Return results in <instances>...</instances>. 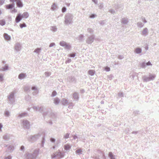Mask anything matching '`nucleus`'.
I'll return each instance as SVG.
<instances>
[{
    "mask_svg": "<svg viewBox=\"0 0 159 159\" xmlns=\"http://www.w3.org/2000/svg\"><path fill=\"white\" fill-rule=\"evenodd\" d=\"M39 152V149H35L32 153L26 152L24 155V159H37Z\"/></svg>",
    "mask_w": 159,
    "mask_h": 159,
    "instance_id": "obj_1",
    "label": "nucleus"
},
{
    "mask_svg": "<svg viewBox=\"0 0 159 159\" xmlns=\"http://www.w3.org/2000/svg\"><path fill=\"white\" fill-rule=\"evenodd\" d=\"M73 17V15L71 13H68L66 14L64 17V23L67 25L72 24L73 23L72 20Z\"/></svg>",
    "mask_w": 159,
    "mask_h": 159,
    "instance_id": "obj_2",
    "label": "nucleus"
},
{
    "mask_svg": "<svg viewBox=\"0 0 159 159\" xmlns=\"http://www.w3.org/2000/svg\"><path fill=\"white\" fill-rule=\"evenodd\" d=\"M156 77V76L155 75L149 73V76L147 75H143L142 76V78L143 82H147L153 80Z\"/></svg>",
    "mask_w": 159,
    "mask_h": 159,
    "instance_id": "obj_3",
    "label": "nucleus"
},
{
    "mask_svg": "<svg viewBox=\"0 0 159 159\" xmlns=\"http://www.w3.org/2000/svg\"><path fill=\"white\" fill-rule=\"evenodd\" d=\"M41 137L40 134H38L29 137L28 139V140L31 143H33L37 141Z\"/></svg>",
    "mask_w": 159,
    "mask_h": 159,
    "instance_id": "obj_4",
    "label": "nucleus"
},
{
    "mask_svg": "<svg viewBox=\"0 0 159 159\" xmlns=\"http://www.w3.org/2000/svg\"><path fill=\"white\" fill-rule=\"evenodd\" d=\"M95 38V36L94 34L88 36V38L86 40V43L88 44H91L93 42Z\"/></svg>",
    "mask_w": 159,
    "mask_h": 159,
    "instance_id": "obj_5",
    "label": "nucleus"
},
{
    "mask_svg": "<svg viewBox=\"0 0 159 159\" xmlns=\"http://www.w3.org/2000/svg\"><path fill=\"white\" fill-rule=\"evenodd\" d=\"M8 98L9 102L11 103L12 104L14 102V93L13 92H12L10 93L8 97Z\"/></svg>",
    "mask_w": 159,
    "mask_h": 159,
    "instance_id": "obj_6",
    "label": "nucleus"
},
{
    "mask_svg": "<svg viewBox=\"0 0 159 159\" xmlns=\"http://www.w3.org/2000/svg\"><path fill=\"white\" fill-rule=\"evenodd\" d=\"M67 79L69 83H70L75 84L77 82V79L74 76H68Z\"/></svg>",
    "mask_w": 159,
    "mask_h": 159,
    "instance_id": "obj_7",
    "label": "nucleus"
},
{
    "mask_svg": "<svg viewBox=\"0 0 159 159\" xmlns=\"http://www.w3.org/2000/svg\"><path fill=\"white\" fill-rule=\"evenodd\" d=\"M23 128L27 129H29L30 128V122L27 120H23L22 122Z\"/></svg>",
    "mask_w": 159,
    "mask_h": 159,
    "instance_id": "obj_8",
    "label": "nucleus"
},
{
    "mask_svg": "<svg viewBox=\"0 0 159 159\" xmlns=\"http://www.w3.org/2000/svg\"><path fill=\"white\" fill-rule=\"evenodd\" d=\"M21 45L19 43H16L14 46V48L15 50L17 52H19L20 51L21 49Z\"/></svg>",
    "mask_w": 159,
    "mask_h": 159,
    "instance_id": "obj_9",
    "label": "nucleus"
},
{
    "mask_svg": "<svg viewBox=\"0 0 159 159\" xmlns=\"http://www.w3.org/2000/svg\"><path fill=\"white\" fill-rule=\"evenodd\" d=\"M22 19H23V18H22L21 14L20 13L18 14L15 19V21L16 23H18Z\"/></svg>",
    "mask_w": 159,
    "mask_h": 159,
    "instance_id": "obj_10",
    "label": "nucleus"
},
{
    "mask_svg": "<svg viewBox=\"0 0 159 159\" xmlns=\"http://www.w3.org/2000/svg\"><path fill=\"white\" fill-rule=\"evenodd\" d=\"M16 5L19 7H22L23 5L21 0H16Z\"/></svg>",
    "mask_w": 159,
    "mask_h": 159,
    "instance_id": "obj_11",
    "label": "nucleus"
},
{
    "mask_svg": "<svg viewBox=\"0 0 159 159\" xmlns=\"http://www.w3.org/2000/svg\"><path fill=\"white\" fill-rule=\"evenodd\" d=\"M121 22L123 25H126L128 23L129 21L128 19L125 18H123L121 19Z\"/></svg>",
    "mask_w": 159,
    "mask_h": 159,
    "instance_id": "obj_12",
    "label": "nucleus"
},
{
    "mask_svg": "<svg viewBox=\"0 0 159 159\" xmlns=\"http://www.w3.org/2000/svg\"><path fill=\"white\" fill-rule=\"evenodd\" d=\"M15 5V3H12L11 4L7 5H6L5 6L6 8L7 9H12L14 7Z\"/></svg>",
    "mask_w": 159,
    "mask_h": 159,
    "instance_id": "obj_13",
    "label": "nucleus"
},
{
    "mask_svg": "<svg viewBox=\"0 0 159 159\" xmlns=\"http://www.w3.org/2000/svg\"><path fill=\"white\" fill-rule=\"evenodd\" d=\"M56 154L57 155V157L58 158H62L64 156V154L63 153L61 152H56Z\"/></svg>",
    "mask_w": 159,
    "mask_h": 159,
    "instance_id": "obj_14",
    "label": "nucleus"
},
{
    "mask_svg": "<svg viewBox=\"0 0 159 159\" xmlns=\"http://www.w3.org/2000/svg\"><path fill=\"white\" fill-rule=\"evenodd\" d=\"M14 149V147L13 145L9 146L7 149V151L9 152H12Z\"/></svg>",
    "mask_w": 159,
    "mask_h": 159,
    "instance_id": "obj_15",
    "label": "nucleus"
},
{
    "mask_svg": "<svg viewBox=\"0 0 159 159\" xmlns=\"http://www.w3.org/2000/svg\"><path fill=\"white\" fill-rule=\"evenodd\" d=\"M73 97L75 101H78L79 98L78 93L75 92L73 94Z\"/></svg>",
    "mask_w": 159,
    "mask_h": 159,
    "instance_id": "obj_16",
    "label": "nucleus"
},
{
    "mask_svg": "<svg viewBox=\"0 0 159 159\" xmlns=\"http://www.w3.org/2000/svg\"><path fill=\"white\" fill-rule=\"evenodd\" d=\"M121 4H116L115 5V9L117 11L120 9V10H122L123 9V8L121 7Z\"/></svg>",
    "mask_w": 159,
    "mask_h": 159,
    "instance_id": "obj_17",
    "label": "nucleus"
},
{
    "mask_svg": "<svg viewBox=\"0 0 159 159\" xmlns=\"http://www.w3.org/2000/svg\"><path fill=\"white\" fill-rule=\"evenodd\" d=\"M148 34V30L147 28H145L143 30L142 35L144 36H147Z\"/></svg>",
    "mask_w": 159,
    "mask_h": 159,
    "instance_id": "obj_18",
    "label": "nucleus"
},
{
    "mask_svg": "<svg viewBox=\"0 0 159 159\" xmlns=\"http://www.w3.org/2000/svg\"><path fill=\"white\" fill-rule=\"evenodd\" d=\"M142 51V50L141 48H137L135 49L134 52L136 54H139L141 53Z\"/></svg>",
    "mask_w": 159,
    "mask_h": 159,
    "instance_id": "obj_19",
    "label": "nucleus"
},
{
    "mask_svg": "<svg viewBox=\"0 0 159 159\" xmlns=\"http://www.w3.org/2000/svg\"><path fill=\"white\" fill-rule=\"evenodd\" d=\"M61 102L63 105H68V100L65 98H63L61 100Z\"/></svg>",
    "mask_w": 159,
    "mask_h": 159,
    "instance_id": "obj_20",
    "label": "nucleus"
},
{
    "mask_svg": "<svg viewBox=\"0 0 159 159\" xmlns=\"http://www.w3.org/2000/svg\"><path fill=\"white\" fill-rule=\"evenodd\" d=\"M3 36L6 40L9 41L11 39V36L7 33H4Z\"/></svg>",
    "mask_w": 159,
    "mask_h": 159,
    "instance_id": "obj_21",
    "label": "nucleus"
},
{
    "mask_svg": "<svg viewBox=\"0 0 159 159\" xmlns=\"http://www.w3.org/2000/svg\"><path fill=\"white\" fill-rule=\"evenodd\" d=\"M21 16H22V18H27L29 17V14L28 12H24L23 14H21Z\"/></svg>",
    "mask_w": 159,
    "mask_h": 159,
    "instance_id": "obj_22",
    "label": "nucleus"
},
{
    "mask_svg": "<svg viewBox=\"0 0 159 159\" xmlns=\"http://www.w3.org/2000/svg\"><path fill=\"white\" fill-rule=\"evenodd\" d=\"M64 149L65 150L67 151L69 150L71 148V146L69 144H67L64 145Z\"/></svg>",
    "mask_w": 159,
    "mask_h": 159,
    "instance_id": "obj_23",
    "label": "nucleus"
},
{
    "mask_svg": "<svg viewBox=\"0 0 159 159\" xmlns=\"http://www.w3.org/2000/svg\"><path fill=\"white\" fill-rule=\"evenodd\" d=\"M60 100L58 98H56L54 99V103L55 105H58L60 103Z\"/></svg>",
    "mask_w": 159,
    "mask_h": 159,
    "instance_id": "obj_24",
    "label": "nucleus"
},
{
    "mask_svg": "<svg viewBox=\"0 0 159 159\" xmlns=\"http://www.w3.org/2000/svg\"><path fill=\"white\" fill-rule=\"evenodd\" d=\"M144 60V61L142 62L141 63H140L139 64L141 68H143V69H145V68L146 66V62L145 61V60Z\"/></svg>",
    "mask_w": 159,
    "mask_h": 159,
    "instance_id": "obj_25",
    "label": "nucleus"
},
{
    "mask_svg": "<svg viewBox=\"0 0 159 159\" xmlns=\"http://www.w3.org/2000/svg\"><path fill=\"white\" fill-rule=\"evenodd\" d=\"M26 75L25 74L21 73L20 74L18 75V78L20 80H22L25 77Z\"/></svg>",
    "mask_w": 159,
    "mask_h": 159,
    "instance_id": "obj_26",
    "label": "nucleus"
},
{
    "mask_svg": "<svg viewBox=\"0 0 159 159\" xmlns=\"http://www.w3.org/2000/svg\"><path fill=\"white\" fill-rule=\"evenodd\" d=\"M95 73V71L92 70H89L88 71V73L91 76L94 75Z\"/></svg>",
    "mask_w": 159,
    "mask_h": 159,
    "instance_id": "obj_27",
    "label": "nucleus"
},
{
    "mask_svg": "<svg viewBox=\"0 0 159 159\" xmlns=\"http://www.w3.org/2000/svg\"><path fill=\"white\" fill-rule=\"evenodd\" d=\"M57 7L55 3H53L51 6V9L52 11H54L57 9Z\"/></svg>",
    "mask_w": 159,
    "mask_h": 159,
    "instance_id": "obj_28",
    "label": "nucleus"
},
{
    "mask_svg": "<svg viewBox=\"0 0 159 159\" xmlns=\"http://www.w3.org/2000/svg\"><path fill=\"white\" fill-rule=\"evenodd\" d=\"M108 157L110 159H115V156L111 152H110L108 154Z\"/></svg>",
    "mask_w": 159,
    "mask_h": 159,
    "instance_id": "obj_29",
    "label": "nucleus"
},
{
    "mask_svg": "<svg viewBox=\"0 0 159 159\" xmlns=\"http://www.w3.org/2000/svg\"><path fill=\"white\" fill-rule=\"evenodd\" d=\"M87 31L88 33H89L91 35L94 34V30L92 28H88L87 30Z\"/></svg>",
    "mask_w": 159,
    "mask_h": 159,
    "instance_id": "obj_30",
    "label": "nucleus"
},
{
    "mask_svg": "<svg viewBox=\"0 0 159 159\" xmlns=\"http://www.w3.org/2000/svg\"><path fill=\"white\" fill-rule=\"evenodd\" d=\"M144 25V24H143L141 22H138L137 23V26L140 28H142V27H143V26Z\"/></svg>",
    "mask_w": 159,
    "mask_h": 159,
    "instance_id": "obj_31",
    "label": "nucleus"
},
{
    "mask_svg": "<svg viewBox=\"0 0 159 159\" xmlns=\"http://www.w3.org/2000/svg\"><path fill=\"white\" fill-rule=\"evenodd\" d=\"M140 112L138 110H136L135 111H133V114L134 115V116H138L140 114Z\"/></svg>",
    "mask_w": 159,
    "mask_h": 159,
    "instance_id": "obj_32",
    "label": "nucleus"
},
{
    "mask_svg": "<svg viewBox=\"0 0 159 159\" xmlns=\"http://www.w3.org/2000/svg\"><path fill=\"white\" fill-rule=\"evenodd\" d=\"M24 89V91L25 92H29L30 91V87L29 86H27L25 87Z\"/></svg>",
    "mask_w": 159,
    "mask_h": 159,
    "instance_id": "obj_33",
    "label": "nucleus"
},
{
    "mask_svg": "<svg viewBox=\"0 0 159 159\" xmlns=\"http://www.w3.org/2000/svg\"><path fill=\"white\" fill-rule=\"evenodd\" d=\"M50 29L53 32H55L57 30V28L56 26H51Z\"/></svg>",
    "mask_w": 159,
    "mask_h": 159,
    "instance_id": "obj_34",
    "label": "nucleus"
},
{
    "mask_svg": "<svg viewBox=\"0 0 159 159\" xmlns=\"http://www.w3.org/2000/svg\"><path fill=\"white\" fill-rule=\"evenodd\" d=\"M67 43L66 42L64 41H61L60 43V45L62 47H65L67 45Z\"/></svg>",
    "mask_w": 159,
    "mask_h": 159,
    "instance_id": "obj_35",
    "label": "nucleus"
},
{
    "mask_svg": "<svg viewBox=\"0 0 159 159\" xmlns=\"http://www.w3.org/2000/svg\"><path fill=\"white\" fill-rule=\"evenodd\" d=\"M6 24V21L5 20H0V25L2 26H3Z\"/></svg>",
    "mask_w": 159,
    "mask_h": 159,
    "instance_id": "obj_36",
    "label": "nucleus"
},
{
    "mask_svg": "<svg viewBox=\"0 0 159 159\" xmlns=\"http://www.w3.org/2000/svg\"><path fill=\"white\" fill-rule=\"evenodd\" d=\"M3 139L6 141H8L9 139V136L7 134H5L3 136Z\"/></svg>",
    "mask_w": 159,
    "mask_h": 159,
    "instance_id": "obj_37",
    "label": "nucleus"
},
{
    "mask_svg": "<svg viewBox=\"0 0 159 159\" xmlns=\"http://www.w3.org/2000/svg\"><path fill=\"white\" fill-rule=\"evenodd\" d=\"M84 36L83 35L81 34H80L78 40L80 41H83Z\"/></svg>",
    "mask_w": 159,
    "mask_h": 159,
    "instance_id": "obj_38",
    "label": "nucleus"
},
{
    "mask_svg": "<svg viewBox=\"0 0 159 159\" xmlns=\"http://www.w3.org/2000/svg\"><path fill=\"white\" fill-rule=\"evenodd\" d=\"M19 25L21 28L25 27L27 26L26 25L25 23H23L22 24H20Z\"/></svg>",
    "mask_w": 159,
    "mask_h": 159,
    "instance_id": "obj_39",
    "label": "nucleus"
},
{
    "mask_svg": "<svg viewBox=\"0 0 159 159\" xmlns=\"http://www.w3.org/2000/svg\"><path fill=\"white\" fill-rule=\"evenodd\" d=\"M45 142V139L44 136L43 137L42 140L41 141V146L42 147H43L44 144Z\"/></svg>",
    "mask_w": 159,
    "mask_h": 159,
    "instance_id": "obj_40",
    "label": "nucleus"
},
{
    "mask_svg": "<svg viewBox=\"0 0 159 159\" xmlns=\"http://www.w3.org/2000/svg\"><path fill=\"white\" fill-rule=\"evenodd\" d=\"M27 114V113L26 112H23V113L20 114L18 116V117H19L20 118H21Z\"/></svg>",
    "mask_w": 159,
    "mask_h": 159,
    "instance_id": "obj_41",
    "label": "nucleus"
},
{
    "mask_svg": "<svg viewBox=\"0 0 159 159\" xmlns=\"http://www.w3.org/2000/svg\"><path fill=\"white\" fill-rule=\"evenodd\" d=\"M41 50V49L40 48H36L34 51V52L36 53H39L40 51Z\"/></svg>",
    "mask_w": 159,
    "mask_h": 159,
    "instance_id": "obj_42",
    "label": "nucleus"
},
{
    "mask_svg": "<svg viewBox=\"0 0 159 159\" xmlns=\"http://www.w3.org/2000/svg\"><path fill=\"white\" fill-rule=\"evenodd\" d=\"M31 98V97H30V95H27L25 96V99L27 101H29L30 99Z\"/></svg>",
    "mask_w": 159,
    "mask_h": 159,
    "instance_id": "obj_43",
    "label": "nucleus"
},
{
    "mask_svg": "<svg viewBox=\"0 0 159 159\" xmlns=\"http://www.w3.org/2000/svg\"><path fill=\"white\" fill-rule=\"evenodd\" d=\"M70 133H67L65 135H64L63 138L65 139H67L70 136Z\"/></svg>",
    "mask_w": 159,
    "mask_h": 159,
    "instance_id": "obj_44",
    "label": "nucleus"
},
{
    "mask_svg": "<svg viewBox=\"0 0 159 159\" xmlns=\"http://www.w3.org/2000/svg\"><path fill=\"white\" fill-rule=\"evenodd\" d=\"M44 74L46 77H48L51 75V72H45Z\"/></svg>",
    "mask_w": 159,
    "mask_h": 159,
    "instance_id": "obj_45",
    "label": "nucleus"
},
{
    "mask_svg": "<svg viewBox=\"0 0 159 159\" xmlns=\"http://www.w3.org/2000/svg\"><path fill=\"white\" fill-rule=\"evenodd\" d=\"M57 94V93L55 90H54L52 93L51 97H53L56 96Z\"/></svg>",
    "mask_w": 159,
    "mask_h": 159,
    "instance_id": "obj_46",
    "label": "nucleus"
},
{
    "mask_svg": "<svg viewBox=\"0 0 159 159\" xmlns=\"http://www.w3.org/2000/svg\"><path fill=\"white\" fill-rule=\"evenodd\" d=\"M75 152L76 153H78L79 154H81L82 152V151L81 149H77Z\"/></svg>",
    "mask_w": 159,
    "mask_h": 159,
    "instance_id": "obj_47",
    "label": "nucleus"
},
{
    "mask_svg": "<svg viewBox=\"0 0 159 159\" xmlns=\"http://www.w3.org/2000/svg\"><path fill=\"white\" fill-rule=\"evenodd\" d=\"M76 55V53H70L69 54L68 56L69 57H74Z\"/></svg>",
    "mask_w": 159,
    "mask_h": 159,
    "instance_id": "obj_48",
    "label": "nucleus"
},
{
    "mask_svg": "<svg viewBox=\"0 0 159 159\" xmlns=\"http://www.w3.org/2000/svg\"><path fill=\"white\" fill-rule=\"evenodd\" d=\"M4 114L5 116L8 117L10 115V112L8 111H6L4 112Z\"/></svg>",
    "mask_w": 159,
    "mask_h": 159,
    "instance_id": "obj_49",
    "label": "nucleus"
},
{
    "mask_svg": "<svg viewBox=\"0 0 159 159\" xmlns=\"http://www.w3.org/2000/svg\"><path fill=\"white\" fill-rule=\"evenodd\" d=\"M4 80L3 76L2 74H0V81L2 82Z\"/></svg>",
    "mask_w": 159,
    "mask_h": 159,
    "instance_id": "obj_50",
    "label": "nucleus"
},
{
    "mask_svg": "<svg viewBox=\"0 0 159 159\" xmlns=\"http://www.w3.org/2000/svg\"><path fill=\"white\" fill-rule=\"evenodd\" d=\"M2 68L4 70H7L8 69V66L7 65H5L4 67Z\"/></svg>",
    "mask_w": 159,
    "mask_h": 159,
    "instance_id": "obj_51",
    "label": "nucleus"
},
{
    "mask_svg": "<svg viewBox=\"0 0 159 159\" xmlns=\"http://www.w3.org/2000/svg\"><path fill=\"white\" fill-rule=\"evenodd\" d=\"M141 19L142 21L144 23H146L147 22V21L145 19V18L144 17L142 16L141 17Z\"/></svg>",
    "mask_w": 159,
    "mask_h": 159,
    "instance_id": "obj_52",
    "label": "nucleus"
},
{
    "mask_svg": "<svg viewBox=\"0 0 159 159\" xmlns=\"http://www.w3.org/2000/svg\"><path fill=\"white\" fill-rule=\"evenodd\" d=\"M97 16L96 15L94 14H92L91 15H90L89 17L91 18H95Z\"/></svg>",
    "mask_w": 159,
    "mask_h": 159,
    "instance_id": "obj_53",
    "label": "nucleus"
},
{
    "mask_svg": "<svg viewBox=\"0 0 159 159\" xmlns=\"http://www.w3.org/2000/svg\"><path fill=\"white\" fill-rule=\"evenodd\" d=\"M66 10L67 9L66 7H64L62 8L61 11L63 13H64L66 11Z\"/></svg>",
    "mask_w": 159,
    "mask_h": 159,
    "instance_id": "obj_54",
    "label": "nucleus"
},
{
    "mask_svg": "<svg viewBox=\"0 0 159 159\" xmlns=\"http://www.w3.org/2000/svg\"><path fill=\"white\" fill-rule=\"evenodd\" d=\"M12 159V157L10 155H9L5 157H4L3 159Z\"/></svg>",
    "mask_w": 159,
    "mask_h": 159,
    "instance_id": "obj_55",
    "label": "nucleus"
},
{
    "mask_svg": "<svg viewBox=\"0 0 159 159\" xmlns=\"http://www.w3.org/2000/svg\"><path fill=\"white\" fill-rule=\"evenodd\" d=\"M31 89L33 90L36 91L38 90L36 86H33L31 87Z\"/></svg>",
    "mask_w": 159,
    "mask_h": 159,
    "instance_id": "obj_56",
    "label": "nucleus"
},
{
    "mask_svg": "<svg viewBox=\"0 0 159 159\" xmlns=\"http://www.w3.org/2000/svg\"><path fill=\"white\" fill-rule=\"evenodd\" d=\"M51 157L52 159H53L55 157H57L56 153H54L53 155H51Z\"/></svg>",
    "mask_w": 159,
    "mask_h": 159,
    "instance_id": "obj_57",
    "label": "nucleus"
},
{
    "mask_svg": "<svg viewBox=\"0 0 159 159\" xmlns=\"http://www.w3.org/2000/svg\"><path fill=\"white\" fill-rule=\"evenodd\" d=\"M124 57L123 55H118V58L119 59H122L124 58Z\"/></svg>",
    "mask_w": 159,
    "mask_h": 159,
    "instance_id": "obj_58",
    "label": "nucleus"
},
{
    "mask_svg": "<svg viewBox=\"0 0 159 159\" xmlns=\"http://www.w3.org/2000/svg\"><path fill=\"white\" fill-rule=\"evenodd\" d=\"M20 150L21 151H22L23 152L25 150V147L24 146L22 145L20 147Z\"/></svg>",
    "mask_w": 159,
    "mask_h": 159,
    "instance_id": "obj_59",
    "label": "nucleus"
},
{
    "mask_svg": "<svg viewBox=\"0 0 159 159\" xmlns=\"http://www.w3.org/2000/svg\"><path fill=\"white\" fill-rule=\"evenodd\" d=\"M50 141L52 143H55L56 141V139L54 138H51L50 139Z\"/></svg>",
    "mask_w": 159,
    "mask_h": 159,
    "instance_id": "obj_60",
    "label": "nucleus"
},
{
    "mask_svg": "<svg viewBox=\"0 0 159 159\" xmlns=\"http://www.w3.org/2000/svg\"><path fill=\"white\" fill-rule=\"evenodd\" d=\"M118 96L119 97H124L123 93H122V92L119 93H118Z\"/></svg>",
    "mask_w": 159,
    "mask_h": 159,
    "instance_id": "obj_61",
    "label": "nucleus"
},
{
    "mask_svg": "<svg viewBox=\"0 0 159 159\" xmlns=\"http://www.w3.org/2000/svg\"><path fill=\"white\" fill-rule=\"evenodd\" d=\"M113 75H111L108 76V79L109 80H111L113 78Z\"/></svg>",
    "mask_w": 159,
    "mask_h": 159,
    "instance_id": "obj_62",
    "label": "nucleus"
},
{
    "mask_svg": "<svg viewBox=\"0 0 159 159\" xmlns=\"http://www.w3.org/2000/svg\"><path fill=\"white\" fill-rule=\"evenodd\" d=\"M146 66H149L152 65V64L150 61H148L147 62H146Z\"/></svg>",
    "mask_w": 159,
    "mask_h": 159,
    "instance_id": "obj_63",
    "label": "nucleus"
},
{
    "mask_svg": "<svg viewBox=\"0 0 159 159\" xmlns=\"http://www.w3.org/2000/svg\"><path fill=\"white\" fill-rule=\"evenodd\" d=\"M71 46L67 44L65 47V48L67 49H69L71 48Z\"/></svg>",
    "mask_w": 159,
    "mask_h": 159,
    "instance_id": "obj_64",
    "label": "nucleus"
}]
</instances>
